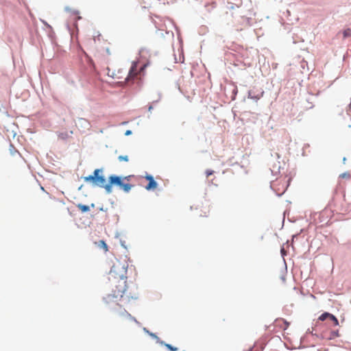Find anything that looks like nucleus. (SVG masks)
<instances>
[{"mask_svg":"<svg viewBox=\"0 0 351 351\" xmlns=\"http://www.w3.org/2000/svg\"><path fill=\"white\" fill-rule=\"evenodd\" d=\"M263 91H261L258 94H255V93L254 92L253 90H250L248 92V97L255 99V100L260 99L263 97Z\"/></svg>","mask_w":351,"mask_h":351,"instance_id":"5","label":"nucleus"},{"mask_svg":"<svg viewBox=\"0 0 351 351\" xmlns=\"http://www.w3.org/2000/svg\"><path fill=\"white\" fill-rule=\"evenodd\" d=\"M138 63L136 62H133L132 64V66L129 71L128 75L125 78L126 81L129 82L130 80H134L137 77L138 75H141L143 73L147 64L143 65L139 69L137 68Z\"/></svg>","mask_w":351,"mask_h":351,"instance_id":"3","label":"nucleus"},{"mask_svg":"<svg viewBox=\"0 0 351 351\" xmlns=\"http://www.w3.org/2000/svg\"><path fill=\"white\" fill-rule=\"evenodd\" d=\"M214 173V171L213 170H210V169H208L206 171V177H209L210 175H213Z\"/></svg>","mask_w":351,"mask_h":351,"instance_id":"15","label":"nucleus"},{"mask_svg":"<svg viewBox=\"0 0 351 351\" xmlns=\"http://www.w3.org/2000/svg\"><path fill=\"white\" fill-rule=\"evenodd\" d=\"M145 178L149 182L148 184L145 186L146 190H154L157 188L158 184L152 176L147 174L145 176Z\"/></svg>","mask_w":351,"mask_h":351,"instance_id":"4","label":"nucleus"},{"mask_svg":"<svg viewBox=\"0 0 351 351\" xmlns=\"http://www.w3.org/2000/svg\"><path fill=\"white\" fill-rule=\"evenodd\" d=\"M350 35H351V29H347L343 31V36L344 37H348V36H350Z\"/></svg>","mask_w":351,"mask_h":351,"instance_id":"12","label":"nucleus"},{"mask_svg":"<svg viewBox=\"0 0 351 351\" xmlns=\"http://www.w3.org/2000/svg\"><path fill=\"white\" fill-rule=\"evenodd\" d=\"M119 315L120 316H122L125 318H129V319H134V317H132V315L128 312H127L125 309L122 312H120L119 313Z\"/></svg>","mask_w":351,"mask_h":351,"instance_id":"8","label":"nucleus"},{"mask_svg":"<svg viewBox=\"0 0 351 351\" xmlns=\"http://www.w3.org/2000/svg\"><path fill=\"white\" fill-rule=\"evenodd\" d=\"M165 346L168 349H169L171 351H176L178 350L176 348L173 347L170 344H166Z\"/></svg>","mask_w":351,"mask_h":351,"instance_id":"14","label":"nucleus"},{"mask_svg":"<svg viewBox=\"0 0 351 351\" xmlns=\"http://www.w3.org/2000/svg\"><path fill=\"white\" fill-rule=\"evenodd\" d=\"M98 246L100 248H102L104 250V252H106L108 251V247L107 244L106 243V242L103 240H101L99 241Z\"/></svg>","mask_w":351,"mask_h":351,"instance_id":"7","label":"nucleus"},{"mask_svg":"<svg viewBox=\"0 0 351 351\" xmlns=\"http://www.w3.org/2000/svg\"><path fill=\"white\" fill-rule=\"evenodd\" d=\"M106 52H107V53H108V55H110V54H111V53H110V51L109 49H108V48L106 49Z\"/></svg>","mask_w":351,"mask_h":351,"instance_id":"19","label":"nucleus"},{"mask_svg":"<svg viewBox=\"0 0 351 351\" xmlns=\"http://www.w3.org/2000/svg\"><path fill=\"white\" fill-rule=\"evenodd\" d=\"M131 176L121 178L115 175H111L108 178V182L106 183L105 176L103 175L102 169H97L94 171L93 175H90L84 178L86 182H91L93 184L104 188L108 193H110L112 191V186H119L125 192L128 193L132 185L129 183H124L125 180H129Z\"/></svg>","mask_w":351,"mask_h":351,"instance_id":"2","label":"nucleus"},{"mask_svg":"<svg viewBox=\"0 0 351 351\" xmlns=\"http://www.w3.org/2000/svg\"><path fill=\"white\" fill-rule=\"evenodd\" d=\"M91 206H92V207H94V206H95L94 204H91Z\"/></svg>","mask_w":351,"mask_h":351,"instance_id":"21","label":"nucleus"},{"mask_svg":"<svg viewBox=\"0 0 351 351\" xmlns=\"http://www.w3.org/2000/svg\"><path fill=\"white\" fill-rule=\"evenodd\" d=\"M132 134V131L131 130H126L125 132V136H129Z\"/></svg>","mask_w":351,"mask_h":351,"instance_id":"16","label":"nucleus"},{"mask_svg":"<svg viewBox=\"0 0 351 351\" xmlns=\"http://www.w3.org/2000/svg\"><path fill=\"white\" fill-rule=\"evenodd\" d=\"M340 178H346V179H348L350 178V175L349 173H341L340 176H339Z\"/></svg>","mask_w":351,"mask_h":351,"instance_id":"13","label":"nucleus"},{"mask_svg":"<svg viewBox=\"0 0 351 351\" xmlns=\"http://www.w3.org/2000/svg\"><path fill=\"white\" fill-rule=\"evenodd\" d=\"M77 207L79 210H80L82 213H86L90 210V207L86 205H84L82 204H78Z\"/></svg>","mask_w":351,"mask_h":351,"instance_id":"6","label":"nucleus"},{"mask_svg":"<svg viewBox=\"0 0 351 351\" xmlns=\"http://www.w3.org/2000/svg\"><path fill=\"white\" fill-rule=\"evenodd\" d=\"M10 151H11V154H12V155H14V154L18 153V152H17V151H16V150H14H14L10 149Z\"/></svg>","mask_w":351,"mask_h":351,"instance_id":"17","label":"nucleus"},{"mask_svg":"<svg viewBox=\"0 0 351 351\" xmlns=\"http://www.w3.org/2000/svg\"><path fill=\"white\" fill-rule=\"evenodd\" d=\"M118 159L120 162H122V161L128 162L129 160L128 156H119Z\"/></svg>","mask_w":351,"mask_h":351,"instance_id":"11","label":"nucleus"},{"mask_svg":"<svg viewBox=\"0 0 351 351\" xmlns=\"http://www.w3.org/2000/svg\"><path fill=\"white\" fill-rule=\"evenodd\" d=\"M66 11H68V12H69V11H71V9H70V8H66Z\"/></svg>","mask_w":351,"mask_h":351,"instance_id":"20","label":"nucleus"},{"mask_svg":"<svg viewBox=\"0 0 351 351\" xmlns=\"http://www.w3.org/2000/svg\"><path fill=\"white\" fill-rule=\"evenodd\" d=\"M152 109H153L152 106H149L148 108V110L151 112Z\"/></svg>","mask_w":351,"mask_h":351,"instance_id":"18","label":"nucleus"},{"mask_svg":"<svg viewBox=\"0 0 351 351\" xmlns=\"http://www.w3.org/2000/svg\"><path fill=\"white\" fill-rule=\"evenodd\" d=\"M128 265L119 261L113 264L110 273L109 280L112 286V293L104 298V302L108 304L119 305V301L123 298L127 287Z\"/></svg>","mask_w":351,"mask_h":351,"instance_id":"1","label":"nucleus"},{"mask_svg":"<svg viewBox=\"0 0 351 351\" xmlns=\"http://www.w3.org/2000/svg\"><path fill=\"white\" fill-rule=\"evenodd\" d=\"M332 322H333V324L335 326H338L339 325V321L338 319H337V317L335 316H334L333 315H330V317L329 318Z\"/></svg>","mask_w":351,"mask_h":351,"instance_id":"10","label":"nucleus"},{"mask_svg":"<svg viewBox=\"0 0 351 351\" xmlns=\"http://www.w3.org/2000/svg\"><path fill=\"white\" fill-rule=\"evenodd\" d=\"M330 313H323L322 315H321L319 317V319L322 320V321H324L325 319H326L327 318H330Z\"/></svg>","mask_w":351,"mask_h":351,"instance_id":"9","label":"nucleus"}]
</instances>
